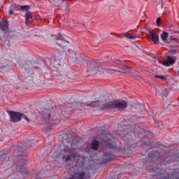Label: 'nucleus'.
<instances>
[{"instance_id":"obj_1","label":"nucleus","mask_w":179,"mask_h":179,"mask_svg":"<svg viewBox=\"0 0 179 179\" xmlns=\"http://www.w3.org/2000/svg\"><path fill=\"white\" fill-rule=\"evenodd\" d=\"M55 157H60L62 156L64 162H71L72 163H78L80 167L85 166L86 157L78 153L76 148H73V141H68L66 144H64L62 149L59 148L53 153Z\"/></svg>"},{"instance_id":"obj_2","label":"nucleus","mask_w":179,"mask_h":179,"mask_svg":"<svg viewBox=\"0 0 179 179\" xmlns=\"http://www.w3.org/2000/svg\"><path fill=\"white\" fill-rule=\"evenodd\" d=\"M128 103L125 101H112L105 103L102 106V110H113V108H117V110H125Z\"/></svg>"},{"instance_id":"obj_3","label":"nucleus","mask_w":179,"mask_h":179,"mask_svg":"<svg viewBox=\"0 0 179 179\" xmlns=\"http://www.w3.org/2000/svg\"><path fill=\"white\" fill-rule=\"evenodd\" d=\"M108 135L103 134L101 136L102 142L104 143L106 148L108 149H115L117 148V143L113 140L107 139Z\"/></svg>"},{"instance_id":"obj_4","label":"nucleus","mask_w":179,"mask_h":179,"mask_svg":"<svg viewBox=\"0 0 179 179\" xmlns=\"http://www.w3.org/2000/svg\"><path fill=\"white\" fill-rule=\"evenodd\" d=\"M9 115L11 122H19L22 120V113L19 112L10 111Z\"/></svg>"},{"instance_id":"obj_5","label":"nucleus","mask_w":179,"mask_h":179,"mask_svg":"<svg viewBox=\"0 0 179 179\" xmlns=\"http://www.w3.org/2000/svg\"><path fill=\"white\" fill-rule=\"evenodd\" d=\"M176 64V58H173L171 56H168L166 60L163 61V65L164 66H170Z\"/></svg>"},{"instance_id":"obj_6","label":"nucleus","mask_w":179,"mask_h":179,"mask_svg":"<svg viewBox=\"0 0 179 179\" xmlns=\"http://www.w3.org/2000/svg\"><path fill=\"white\" fill-rule=\"evenodd\" d=\"M149 34L154 44H157L159 43V35L154 30H150Z\"/></svg>"},{"instance_id":"obj_7","label":"nucleus","mask_w":179,"mask_h":179,"mask_svg":"<svg viewBox=\"0 0 179 179\" xmlns=\"http://www.w3.org/2000/svg\"><path fill=\"white\" fill-rule=\"evenodd\" d=\"M112 157H113V154H111V152L105 153L103 156V163H107L108 162H110Z\"/></svg>"},{"instance_id":"obj_8","label":"nucleus","mask_w":179,"mask_h":179,"mask_svg":"<svg viewBox=\"0 0 179 179\" xmlns=\"http://www.w3.org/2000/svg\"><path fill=\"white\" fill-rule=\"evenodd\" d=\"M24 17H25V24L27 25L29 24V21L30 20V19L33 17V15H31V12H30L29 10H27Z\"/></svg>"},{"instance_id":"obj_9","label":"nucleus","mask_w":179,"mask_h":179,"mask_svg":"<svg viewBox=\"0 0 179 179\" xmlns=\"http://www.w3.org/2000/svg\"><path fill=\"white\" fill-rule=\"evenodd\" d=\"M0 29L3 31H6V30H8V21L4 20L0 22Z\"/></svg>"},{"instance_id":"obj_10","label":"nucleus","mask_w":179,"mask_h":179,"mask_svg":"<svg viewBox=\"0 0 179 179\" xmlns=\"http://www.w3.org/2000/svg\"><path fill=\"white\" fill-rule=\"evenodd\" d=\"M122 36H124L127 38H129V40H135V38H138V36H136L134 34L123 33Z\"/></svg>"},{"instance_id":"obj_11","label":"nucleus","mask_w":179,"mask_h":179,"mask_svg":"<svg viewBox=\"0 0 179 179\" xmlns=\"http://www.w3.org/2000/svg\"><path fill=\"white\" fill-rule=\"evenodd\" d=\"M6 68V59H1L0 60V72H2V69H5Z\"/></svg>"},{"instance_id":"obj_12","label":"nucleus","mask_w":179,"mask_h":179,"mask_svg":"<svg viewBox=\"0 0 179 179\" xmlns=\"http://www.w3.org/2000/svg\"><path fill=\"white\" fill-rule=\"evenodd\" d=\"M55 40H59L60 41H62V44L57 43L59 47H64V44H65V43H69V41H66L65 38L61 36L59 37H56Z\"/></svg>"},{"instance_id":"obj_13","label":"nucleus","mask_w":179,"mask_h":179,"mask_svg":"<svg viewBox=\"0 0 179 179\" xmlns=\"http://www.w3.org/2000/svg\"><path fill=\"white\" fill-rule=\"evenodd\" d=\"M160 94L161 96H164V97H167L169 96V92L167 90H160L157 92V94Z\"/></svg>"},{"instance_id":"obj_14","label":"nucleus","mask_w":179,"mask_h":179,"mask_svg":"<svg viewBox=\"0 0 179 179\" xmlns=\"http://www.w3.org/2000/svg\"><path fill=\"white\" fill-rule=\"evenodd\" d=\"M122 139L125 141V142H128V141H132V134H129V133L124 134Z\"/></svg>"},{"instance_id":"obj_15","label":"nucleus","mask_w":179,"mask_h":179,"mask_svg":"<svg viewBox=\"0 0 179 179\" xmlns=\"http://www.w3.org/2000/svg\"><path fill=\"white\" fill-rule=\"evenodd\" d=\"M156 11L157 13H162L163 12V3H158L156 6Z\"/></svg>"},{"instance_id":"obj_16","label":"nucleus","mask_w":179,"mask_h":179,"mask_svg":"<svg viewBox=\"0 0 179 179\" xmlns=\"http://www.w3.org/2000/svg\"><path fill=\"white\" fill-rule=\"evenodd\" d=\"M92 149L94 150H97V149H99V141L94 140L92 142Z\"/></svg>"},{"instance_id":"obj_17","label":"nucleus","mask_w":179,"mask_h":179,"mask_svg":"<svg viewBox=\"0 0 179 179\" xmlns=\"http://www.w3.org/2000/svg\"><path fill=\"white\" fill-rule=\"evenodd\" d=\"M168 38H169V33L163 32L161 34V38H162V41H167Z\"/></svg>"},{"instance_id":"obj_18","label":"nucleus","mask_w":179,"mask_h":179,"mask_svg":"<svg viewBox=\"0 0 179 179\" xmlns=\"http://www.w3.org/2000/svg\"><path fill=\"white\" fill-rule=\"evenodd\" d=\"M13 10H19V9H20V5L19 4H12L11 7H10Z\"/></svg>"},{"instance_id":"obj_19","label":"nucleus","mask_w":179,"mask_h":179,"mask_svg":"<svg viewBox=\"0 0 179 179\" xmlns=\"http://www.w3.org/2000/svg\"><path fill=\"white\" fill-rule=\"evenodd\" d=\"M99 101L91 102L87 106H90V107H99Z\"/></svg>"},{"instance_id":"obj_20","label":"nucleus","mask_w":179,"mask_h":179,"mask_svg":"<svg viewBox=\"0 0 179 179\" xmlns=\"http://www.w3.org/2000/svg\"><path fill=\"white\" fill-rule=\"evenodd\" d=\"M29 8L30 7L27 5L20 6V10H26V12H27V10H29Z\"/></svg>"},{"instance_id":"obj_21","label":"nucleus","mask_w":179,"mask_h":179,"mask_svg":"<svg viewBox=\"0 0 179 179\" xmlns=\"http://www.w3.org/2000/svg\"><path fill=\"white\" fill-rule=\"evenodd\" d=\"M52 64L53 66H55V68H57L58 66L59 65V62H58L55 59L53 62H52Z\"/></svg>"},{"instance_id":"obj_22","label":"nucleus","mask_w":179,"mask_h":179,"mask_svg":"<svg viewBox=\"0 0 179 179\" xmlns=\"http://www.w3.org/2000/svg\"><path fill=\"white\" fill-rule=\"evenodd\" d=\"M21 118H22V120H25V121H27V122H29V117L26 116V115H24L23 113H22Z\"/></svg>"},{"instance_id":"obj_23","label":"nucleus","mask_w":179,"mask_h":179,"mask_svg":"<svg viewBox=\"0 0 179 179\" xmlns=\"http://www.w3.org/2000/svg\"><path fill=\"white\" fill-rule=\"evenodd\" d=\"M13 10H14L13 8H10L8 11V15H10V16L15 15V12Z\"/></svg>"},{"instance_id":"obj_24","label":"nucleus","mask_w":179,"mask_h":179,"mask_svg":"<svg viewBox=\"0 0 179 179\" xmlns=\"http://www.w3.org/2000/svg\"><path fill=\"white\" fill-rule=\"evenodd\" d=\"M6 160V157H5V154H2L0 155V162H1V160Z\"/></svg>"},{"instance_id":"obj_25","label":"nucleus","mask_w":179,"mask_h":179,"mask_svg":"<svg viewBox=\"0 0 179 179\" xmlns=\"http://www.w3.org/2000/svg\"><path fill=\"white\" fill-rule=\"evenodd\" d=\"M18 171H20V173L23 174L24 173H26V169L22 168V169H19Z\"/></svg>"},{"instance_id":"obj_26","label":"nucleus","mask_w":179,"mask_h":179,"mask_svg":"<svg viewBox=\"0 0 179 179\" xmlns=\"http://www.w3.org/2000/svg\"><path fill=\"white\" fill-rule=\"evenodd\" d=\"M156 22H157V26H159V24H160V17L157 18Z\"/></svg>"},{"instance_id":"obj_27","label":"nucleus","mask_w":179,"mask_h":179,"mask_svg":"<svg viewBox=\"0 0 179 179\" xmlns=\"http://www.w3.org/2000/svg\"><path fill=\"white\" fill-rule=\"evenodd\" d=\"M155 78H159V79H164V76H155Z\"/></svg>"},{"instance_id":"obj_28","label":"nucleus","mask_w":179,"mask_h":179,"mask_svg":"<svg viewBox=\"0 0 179 179\" xmlns=\"http://www.w3.org/2000/svg\"><path fill=\"white\" fill-rule=\"evenodd\" d=\"M48 120H52H52H54V118H52V117H51V115H49V118H48Z\"/></svg>"},{"instance_id":"obj_29","label":"nucleus","mask_w":179,"mask_h":179,"mask_svg":"<svg viewBox=\"0 0 179 179\" xmlns=\"http://www.w3.org/2000/svg\"><path fill=\"white\" fill-rule=\"evenodd\" d=\"M176 178L177 179V178H178L179 179V176H178V175H176Z\"/></svg>"},{"instance_id":"obj_30","label":"nucleus","mask_w":179,"mask_h":179,"mask_svg":"<svg viewBox=\"0 0 179 179\" xmlns=\"http://www.w3.org/2000/svg\"><path fill=\"white\" fill-rule=\"evenodd\" d=\"M122 73H125V71H121Z\"/></svg>"},{"instance_id":"obj_31","label":"nucleus","mask_w":179,"mask_h":179,"mask_svg":"<svg viewBox=\"0 0 179 179\" xmlns=\"http://www.w3.org/2000/svg\"><path fill=\"white\" fill-rule=\"evenodd\" d=\"M118 61V62H120L121 63V61H120V60H117Z\"/></svg>"},{"instance_id":"obj_32","label":"nucleus","mask_w":179,"mask_h":179,"mask_svg":"<svg viewBox=\"0 0 179 179\" xmlns=\"http://www.w3.org/2000/svg\"><path fill=\"white\" fill-rule=\"evenodd\" d=\"M150 159L152 157L150 155H149Z\"/></svg>"},{"instance_id":"obj_33","label":"nucleus","mask_w":179,"mask_h":179,"mask_svg":"<svg viewBox=\"0 0 179 179\" xmlns=\"http://www.w3.org/2000/svg\"><path fill=\"white\" fill-rule=\"evenodd\" d=\"M62 2H64V1H65V0H62Z\"/></svg>"},{"instance_id":"obj_34","label":"nucleus","mask_w":179,"mask_h":179,"mask_svg":"<svg viewBox=\"0 0 179 179\" xmlns=\"http://www.w3.org/2000/svg\"><path fill=\"white\" fill-rule=\"evenodd\" d=\"M152 157H155V155H152Z\"/></svg>"},{"instance_id":"obj_35","label":"nucleus","mask_w":179,"mask_h":179,"mask_svg":"<svg viewBox=\"0 0 179 179\" xmlns=\"http://www.w3.org/2000/svg\"><path fill=\"white\" fill-rule=\"evenodd\" d=\"M173 177H174V173L173 174Z\"/></svg>"},{"instance_id":"obj_36","label":"nucleus","mask_w":179,"mask_h":179,"mask_svg":"<svg viewBox=\"0 0 179 179\" xmlns=\"http://www.w3.org/2000/svg\"><path fill=\"white\" fill-rule=\"evenodd\" d=\"M176 33H178V31H176Z\"/></svg>"}]
</instances>
